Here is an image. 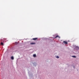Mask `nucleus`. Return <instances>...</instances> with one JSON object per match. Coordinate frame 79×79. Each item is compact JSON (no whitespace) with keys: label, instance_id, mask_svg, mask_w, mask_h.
<instances>
[{"label":"nucleus","instance_id":"obj_3","mask_svg":"<svg viewBox=\"0 0 79 79\" xmlns=\"http://www.w3.org/2000/svg\"><path fill=\"white\" fill-rule=\"evenodd\" d=\"M30 44H31V45H34V44H35V43H30Z\"/></svg>","mask_w":79,"mask_h":79},{"label":"nucleus","instance_id":"obj_9","mask_svg":"<svg viewBox=\"0 0 79 79\" xmlns=\"http://www.w3.org/2000/svg\"><path fill=\"white\" fill-rule=\"evenodd\" d=\"M56 58H59V57L58 56H57L56 57Z\"/></svg>","mask_w":79,"mask_h":79},{"label":"nucleus","instance_id":"obj_7","mask_svg":"<svg viewBox=\"0 0 79 79\" xmlns=\"http://www.w3.org/2000/svg\"><path fill=\"white\" fill-rule=\"evenodd\" d=\"M1 45H3V43L2 42H1Z\"/></svg>","mask_w":79,"mask_h":79},{"label":"nucleus","instance_id":"obj_8","mask_svg":"<svg viewBox=\"0 0 79 79\" xmlns=\"http://www.w3.org/2000/svg\"><path fill=\"white\" fill-rule=\"evenodd\" d=\"M72 57H73V58H76V56H72Z\"/></svg>","mask_w":79,"mask_h":79},{"label":"nucleus","instance_id":"obj_6","mask_svg":"<svg viewBox=\"0 0 79 79\" xmlns=\"http://www.w3.org/2000/svg\"><path fill=\"white\" fill-rule=\"evenodd\" d=\"M57 37H59L60 38V37H59V36L58 35H56L55 37V38H57Z\"/></svg>","mask_w":79,"mask_h":79},{"label":"nucleus","instance_id":"obj_1","mask_svg":"<svg viewBox=\"0 0 79 79\" xmlns=\"http://www.w3.org/2000/svg\"><path fill=\"white\" fill-rule=\"evenodd\" d=\"M63 43H64V44H68V42H66V41H63Z\"/></svg>","mask_w":79,"mask_h":79},{"label":"nucleus","instance_id":"obj_2","mask_svg":"<svg viewBox=\"0 0 79 79\" xmlns=\"http://www.w3.org/2000/svg\"><path fill=\"white\" fill-rule=\"evenodd\" d=\"M38 38H33L32 40H37Z\"/></svg>","mask_w":79,"mask_h":79},{"label":"nucleus","instance_id":"obj_5","mask_svg":"<svg viewBox=\"0 0 79 79\" xmlns=\"http://www.w3.org/2000/svg\"><path fill=\"white\" fill-rule=\"evenodd\" d=\"M33 57H36V55L33 54Z\"/></svg>","mask_w":79,"mask_h":79},{"label":"nucleus","instance_id":"obj_4","mask_svg":"<svg viewBox=\"0 0 79 79\" xmlns=\"http://www.w3.org/2000/svg\"><path fill=\"white\" fill-rule=\"evenodd\" d=\"M11 59L12 60H14V57H13V56H11Z\"/></svg>","mask_w":79,"mask_h":79}]
</instances>
